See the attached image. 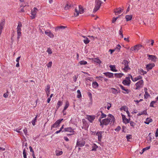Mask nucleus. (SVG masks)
I'll return each mask as SVG.
<instances>
[{"label": "nucleus", "mask_w": 158, "mask_h": 158, "mask_svg": "<svg viewBox=\"0 0 158 158\" xmlns=\"http://www.w3.org/2000/svg\"><path fill=\"white\" fill-rule=\"evenodd\" d=\"M87 118L90 122L92 123L95 119V117L93 116L89 115L87 116Z\"/></svg>", "instance_id": "nucleus-23"}, {"label": "nucleus", "mask_w": 158, "mask_h": 158, "mask_svg": "<svg viewBox=\"0 0 158 158\" xmlns=\"http://www.w3.org/2000/svg\"><path fill=\"white\" fill-rule=\"evenodd\" d=\"M63 120V119H61L57 120L55 122V123L52 126V128H57L58 127L59 124H60L61 122Z\"/></svg>", "instance_id": "nucleus-11"}, {"label": "nucleus", "mask_w": 158, "mask_h": 158, "mask_svg": "<svg viewBox=\"0 0 158 158\" xmlns=\"http://www.w3.org/2000/svg\"><path fill=\"white\" fill-rule=\"evenodd\" d=\"M82 37L84 38L83 41L85 44H87L89 43L90 41L87 37L83 36H82Z\"/></svg>", "instance_id": "nucleus-24"}, {"label": "nucleus", "mask_w": 158, "mask_h": 158, "mask_svg": "<svg viewBox=\"0 0 158 158\" xmlns=\"http://www.w3.org/2000/svg\"><path fill=\"white\" fill-rule=\"evenodd\" d=\"M150 148V146H148L143 148L142 150V152H140L141 154L143 153L144 151L149 149Z\"/></svg>", "instance_id": "nucleus-40"}, {"label": "nucleus", "mask_w": 158, "mask_h": 158, "mask_svg": "<svg viewBox=\"0 0 158 158\" xmlns=\"http://www.w3.org/2000/svg\"><path fill=\"white\" fill-rule=\"evenodd\" d=\"M5 24V20L3 19L1 20L0 23V35L2 33V30Z\"/></svg>", "instance_id": "nucleus-15"}, {"label": "nucleus", "mask_w": 158, "mask_h": 158, "mask_svg": "<svg viewBox=\"0 0 158 158\" xmlns=\"http://www.w3.org/2000/svg\"><path fill=\"white\" fill-rule=\"evenodd\" d=\"M66 131L69 132L70 133V134H67V135H71L74 134V129H72L71 127H68L65 128L64 131H62V132Z\"/></svg>", "instance_id": "nucleus-5"}, {"label": "nucleus", "mask_w": 158, "mask_h": 158, "mask_svg": "<svg viewBox=\"0 0 158 158\" xmlns=\"http://www.w3.org/2000/svg\"><path fill=\"white\" fill-rule=\"evenodd\" d=\"M132 15H127L125 16L126 20L127 21L131 20L132 18Z\"/></svg>", "instance_id": "nucleus-31"}, {"label": "nucleus", "mask_w": 158, "mask_h": 158, "mask_svg": "<svg viewBox=\"0 0 158 158\" xmlns=\"http://www.w3.org/2000/svg\"><path fill=\"white\" fill-rule=\"evenodd\" d=\"M121 48V46L119 44H118L117 45L116 47L115 48V49H118V50H119Z\"/></svg>", "instance_id": "nucleus-58"}, {"label": "nucleus", "mask_w": 158, "mask_h": 158, "mask_svg": "<svg viewBox=\"0 0 158 158\" xmlns=\"http://www.w3.org/2000/svg\"><path fill=\"white\" fill-rule=\"evenodd\" d=\"M77 77L78 75H75L73 77V81H74V82H76Z\"/></svg>", "instance_id": "nucleus-52"}, {"label": "nucleus", "mask_w": 158, "mask_h": 158, "mask_svg": "<svg viewBox=\"0 0 158 158\" xmlns=\"http://www.w3.org/2000/svg\"><path fill=\"white\" fill-rule=\"evenodd\" d=\"M63 104V102L61 101H59L57 103V106H58V108H59L60 106H61Z\"/></svg>", "instance_id": "nucleus-46"}, {"label": "nucleus", "mask_w": 158, "mask_h": 158, "mask_svg": "<svg viewBox=\"0 0 158 158\" xmlns=\"http://www.w3.org/2000/svg\"><path fill=\"white\" fill-rule=\"evenodd\" d=\"M45 33L48 36L51 38H53L54 37V35L49 30L45 31Z\"/></svg>", "instance_id": "nucleus-17"}, {"label": "nucleus", "mask_w": 158, "mask_h": 158, "mask_svg": "<svg viewBox=\"0 0 158 158\" xmlns=\"http://www.w3.org/2000/svg\"><path fill=\"white\" fill-rule=\"evenodd\" d=\"M131 138V135H128L126 136V138L128 141H129V139Z\"/></svg>", "instance_id": "nucleus-53"}, {"label": "nucleus", "mask_w": 158, "mask_h": 158, "mask_svg": "<svg viewBox=\"0 0 158 158\" xmlns=\"http://www.w3.org/2000/svg\"><path fill=\"white\" fill-rule=\"evenodd\" d=\"M143 81L142 80H140L139 81L137 82L135 84V85L136 86L135 89H138L142 87L143 85Z\"/></svg>", "instance_id": "nucleus-8"}, {"label": "nucleus", "mask_w": 158, "mask_h": 158, "mask_svg": "<svg viewBox=\"0 0 158 158\" xmlns=\"http://www.w3.org/2000/svg\"><path fill=\"white\" fill-rule=\"evenodd\" d=\"M20 58H21V56H20L17 58V59H16V61L17 62H19V60Z\"/></svg>", "instance_id": "nucleus-62"}, {"label": "nucleus", "mask_w": 158, "mask_h": 158, "mask_svg": "<svg viewBox=\"0 0 158 158\" xmlns=\"http://www.w3.org/2000/svg\"><path fill=\"white\" fill-rule=\"evenodd\" d=\"M22 26V24L21 22H19L18 24L17 27V32L18 36L17 37V39L18 40L19 39L20 36L21 35V27Z\"/></svg>", "instance_id": "nucleus-2"}, {"label": "nucleus", "mask_w": 158, "mask_h": 158, "mask_svg": "<svg viewBox=\"0 0 158 158\" xmlns=\"http://www.w3.org/2000/svg\"><path fill=\"white\" fill-rule=\"evenodd\" d=\"M47 52L49 54H51L52 53V50L50 48H48Z\"/></svg>", "instance_id": "nucleus-48"}, {"label": "nucleus", "mask_w": 158, "mask_h": 158, "mask_svg": "<svg viewBox=\"0 0 158 158\" xmlns=\"http://www.w3.org/2000/svg\"><path fill=\"white\" fill-rule=\"evenodd\" d=\"M22 129V127H19L18 128H16L15 131H16L17 132L20 133L22 134V132L21 131H20V130H21Z\"/></svg>", "instance_id": "nucleus-37"}, {"label": "nucleus", "mask_w": 158, "mask_h": 158, "mask_svg": "<svg viewBox=\"0 0 158 158\" xmlns=\"http://www.w3.org/2000/svg\"><path fill=\"white\" fill-rule=\"evenodd\" d=\"M71 6L70 3H67L65 6L64 7V9L65 10H67L70 8L71 6Z\"/></svg>", "instance_id": "nucleus-32"}, {"label": "nucleus", "mask_w": 158, "mask_h": 158, "mask_svg": "<svg viewBox=\"0 0 158 158\" xmlns=\"http://www.w3.org/2000/svg\"><path fill=\"white\" fill-rule=\"evenodd\" d=\"M118 18V17H117L116 18H113V20L112 21V22L113 23H114L115 22V21L117 20V19Z\"/></svg>", "instance_id": "nucleus-59"}, {"label": "nucleus", "mask_w": 158, "mask_h": 158, "mask_svg": "<svg viewBox=\"0 0 158 158\" xmlns=\"http://www.w3.org/2000/svg\"><path fill=\"white\" fill-rule=\"evenodd\" d=\"M108 118L102 119V120L101 121H99L100 123L101 126H102V127H103V125H107L110 122H113L114 123V118L113 115L111 114H109L108 115Z\"/></svg>", "instance_id": "nucleus-1"}, {"label": "nucleus", "mask_w": 158, "mask_h": 158, "mask_svg": "<svg viewBox=\"0 0 158 158\" xmlns=\"http://www.w3.org/2000/svg\"><path fill=\"white\" fill-rule=\"evenodd\" d=\"M110 67L111 70L113 72H117V70L116 69L115 66L114 65H110Z\"/></svg>", "instance_id": "nucleus-30"}, {"label": "nucleus", "mask_w": 158, "mask_h": 158, "mask_svg": "<svg viewBox=\"0 0 158 158\" xmlns=\"http://www.w3.org/2000/svg\"><path fill=\"white\" fill-rule=\"evenodd\" d=\"M50 85H48L46 86L45 92L47 97H48L50 94Z\"/></svg>", "instance_id": "nucleus-19"}, {"label": "nucleus", "mask_w": 158, "mask_h": 158, "mask_svg": "<svg viewBox=\"0 0 158 158\" xmlns=\"http://www.w3.org/2000/svg\"><path fill=\"white\" fill-rule=\"evenodd\" d=\"M104 133V131H98L96 134V135L98 136V141H101L102 138V134Z\"/></svg>", "instance_id": "nucleus-14"}, {"label": "nucleus", "mask_w": 158, "mask_h": 158, "mask_svg": "<svg viewBox=\"0 0 158 158\" xmlns=\"http://www.w3.org/2000/svg\"><path fill=\"white\" fill-rule=\"evenodd\" d=\"M85 141L82 139H79L77 141V145L78 147H82L85 145Z\"/></svg>", "instance_id": "nucleus-10"}, {"label": "nucleus", "mask_w": 158, "mask_h": 158, "mask_svg": "<svg viewBox=\"0 0 158 158\" xmlns=\"http://www.w3.org/2000/svg\"><path fill=\"white\" fill-rule=\"evenodd\" d=\"M64 139L66 141H68L69 140V139L67 137H64Z\"/></svg>", "instance_id": "nucleus-64"}, {"label": "nucleus", "mask_w": 158, "mask_h": 158, "mask_svg": "<svg viewBox=\"0 0 158 158\" xmlns=\"http://www.w3.org/2000/svg\"><path fill=\"white\" fill-rule=\"evenodd\" d=\"M144 90L145 92L144 98L147 99L150 96V95L147 92V88H144Z\"/></svg>", "instance_id": "nucleus-21"}, {"label": "nucleus", "mask_w": 158, "mask_h": 158, "mask_svg": "<svg viewBox=\"0 0 158 158\" xmlns=\"http://www.w3.org/2000/svg\"><path fill=\"white\" fill-rule=\"evenodd\" d=\"M77 92V98H80L81 97V92L79 90H78Z\"/></svg>", "instance_id": "nucleus-45"}, {"label": "nucleus", "mask_w": 158, "mask_h": 158, "mask_svg": "<svg viewBox=\"0 0 158 158\" xmlns=\"http://www.w3.org/2000/svg\"><path fill=\"white\" fill-rule=\"evenodd\" d=\"M131 78L133 82H135L139 80H142V77L140 75L134 78L131 75H130Z\"/></svg>", "instance_id": "nucleus-12"}, {"label": "nucleus", "mask_w": 158, "mask_h": 158, "mask_svg": "<svg viewBox=\"0 0 158 158\" xmlns=\"http://www.w3.org/2000/svg\"><path fill=\"white\" fill-rule=\"evenodd\" d=\"M79 63L81 65H85L87 64V61L85 60H81L79 62Z\"/></svg>", "instance_id": "nucleus-44"}, {"label": "nucleus", "mask_w": 158, "mask_h": 158, "mask_svg": "<svg viewBox=\"0 0 158 158\" xmlns=\"http://www.w3.org/2000/svg\"><path fill=\"white\" fill-rule=\"evenodd\" d=\"M115 51V49H110L109 50V52H110V54H112Z\"/></svg>", "instance_id": "nucleus-63"}, {"label": "nucleus", "mask_w": 158, "mask_h": 158, "mask_svg": "<svg viewBox=\"0 0 158 158\" xmlns=\"http://www.w3.org/2000/svg\"><path fill=\"white\" fill-rule=\"evenodd\" d=\"M147 114V112L146 110H145L142 112H139L138 115V116H140L141 115L143 114Z\"/></svg>", "instance_id": "nucleus-38"}, {"label": "nucleus", "mask_w": 158, "mask_h": 158, "mask_svg": "<svg viewBox=\"0 0 158 158\" xmlns=\"http://www.w3.org/2000/svg\"><path fill=\"white\" fill-rule=\"evenodd\" d=\"M111 104L110 103H108L107 104V109L108 110H109L110 107H111Z\"/></svg>", "instance_id": "nucleus-55"}, {"label": "nucleus", "mask_w": 158, "mask_h": 158, "mask_svg": "<svg viewBox=\"0 0 158 158\" xmlns=\"http://www.w3.org/2000/svg\"><path fill=\"white\" fill-rule=\"evenodd\" d=\"M130 68L129 67L128 64L127 65H124V67L123 68V70L124 71L126 72H127V71L130 69Z\"/></svg>", "instance_id": "nucleus-34"}, {"label": "nucleus", "mask_w": 158, "mask_h": 158, "mask_svg": "<svg viewBox=\"0 0 158 158\" xmlns=\"http://www.w3.org/2000/svg\"><path fill=\"white\" fill-rule=\"evenodd\" d=\"M23 131L25 135H27V131L26 128H25V129L23 130Z\"/></svg>", "instance_id": "nucleus-54"}, {"label": "nucleus", "mask_w": 158, "mask_h": 158, "mask_svg": "<svg viewBox=\"0 0 158 158\" xmlns=\"http://www.w3.org/2000/svg\"><path fill=\"white\" fill-rule=\"evenodd\" d=\"M122 63L124 65V66L128 64V61L126 60H124L122 62Z\"/></svg>", "instance_id": "nucleus-49"}, {"label": "nucleus", "mask_w": 158, "mask_h": 158, "mask_svg": "<svg viewBox=\"0 0 158 158\" xmlns=\"http://www.w3.org/2000/svg\"><path fill=\"white\" fill-rule=\"evenodd\" d=\"M93 149L92 150V151H96L98 148V146L95 144H94L92 146Z\"/></svg>", "instance_id": "nucleus-43"}, {"label": "nucleus", "mask_w": 158, "mask_h": 158, "mask_svg": "<svg viewBox=\"0 0 158 158\" xmlns=\"http://www.w3.org/2000/svg\"><path fill=\"white\" fill-rule=\"evenodd\" d=\"M63 153L62 151H59L57 150L56 151V155L57 156L61 155Z\"/></svg>", "instance_id": "nucleus-47"}, {"label": "nucleus", "mask_w": 158, "mask_h": 158, "mask_svg": "<svg viewBox=\"0 0 158 158\" xmlns=\"http://www.w3.org/2000/svg\"><path fill=\"white\" fill-rule=\"evenodd\" d=\"M130 124L131 127H134L135 123L131 121L130 122Z\"/></svg>", "instance_id": "nucleus-61"}, {"label": "nucleus", "mask_w": 158, "mask_h": 158, "mask_svg": "<svg viewBox=\"0 0 158 158\" xmlns=\"http://www.w3.org/2000/svg\"><path fill=\"white\" fill-rule=\"evenodd\" d=\"M105 76L109 78H113L114 76V74L110 72L104 73H103Z\"/></svg>", "instance_id": "nucleus-20"}, {"label": "nucleus", "mask_w": 158, "mask_h": 158, "mask_svg": "<svg viewBox=\"0 0 158 158\" xmlns=\"http://www.w3.org/2000/svg\"><path fill=\"white\" fill-rule=\"evenodd\" d=\"M123 122L125 124L129 123V120L127 118H124V119L123 120Z\"/></svg>", "instance_id": "nucleus-51"}, {"label": "nucleus", "mask_w": 158, "mask_h": 158, "mask_svg": "<svg viewBox=\"0 0 158 158\" xmlns=\"http://www.w3.org/2000/svg\"><path fill=\"white\" fill-rule=\"evenodd\" d=\"M155 136L157 137L158 136V128L157 129L156 133H155Z\"/></svg>", "instance_id": "nucleus-60"}, {"label": "nucleus", "mask_w": 158, "mask_h": 158, "mask_svg": "<svg viewBox=\"0 0 158 158\" xmlns=\"http://www.w3.org/2000/svg\"><path fill=\"white\" fill-rule=\"evenodd\" d=\"M142 46L140 44L135 45L131 47L130 50L131 51H134L135 52H137L142 47Z\"/></svg>", "instance_id": "nucleus-7"}, {"label": "nucleus", "mask_w": 158, "mask_h": 158, "mask_svg": "<svg viewBox=\"0 0 158 158\" xmlns=\"http://www.w3.org/2000/svg\"><path fill=\"white\" fill-rule=\"evenodd\" d=\"M121 128V127L118 126L116 127V128L115 129V130L116 131H118L120 130Z\"/></svg>", "instance_id": "nucleus-56"}, {"label": "nucleus", "mask_w": 158, "mask_h": 158, "mask_svg": "<svg viewBox=\"0 0 158 158\" xmlns=\"http://www.w3.org/2000/svg\"><path fill=\"white\" fill-rule=\"evenodd\" d=\"M84 12V10L81 6H79V10L77 9H75V13L74 15L76 16H77L79 15V14H82Z\"/></svg>", "instance_id": "nucleus-3"}, {"label": "nucleus", "mask_w": 158, "mask_h": 158, "mask_svg": "<svg viewBox=\"0 0 158 158\" xmlns=\"http://www.w3.org/2000/svg\"><path fill=\"white\" fill-rule=\"evenodd\" d=\"M124 75L123 73H115V76L118 78H120L122 77Z\"/></svg>", "instance_id": "nucleus-35"}, {"label": "nucleus", "mask_w": 158, "mask_h": 158, "mask_svg": "<svg viewBox=\"0 0 158 158\" xmlns=\"http://www.w3.org/2000/svg\"><path fill=\"white\" fill-rule=\"evenodd\" d=\"M123 11V10L120 8L116 9L114 11L115 14H119L122 12Z\"/></svg>", "instance_id": "nucleus-22"}, {"label": "nucleus", "mask_w": 158, "mask_h": 158, "mask_svg": "<svg viewBox=\"0 0 158 158\" xmlns=\"http://www.w3.org/2000/svg\"><path fill=\"white\" fill-rule=\"evenodd\" d=\"M69 102L68 101H66L65 102V105L64 106V109H63V112H64V111H65L66 109L68 108L69 106Z\"/></svg>", "instance_id": "nucleus-25"}, {"label": "nucleus", "mask_w": 158, "mask_h": 158, "mask_svg": "<svg viewBox=\"0 0 158 158\" xmlns=\"http://www.w3.org/2000/svg\"><path fill=\"white\" fill-rule=\"evenodd\" d=\"M130 75H129V76L127 77L123 81V84L125 85L129 86L131 83V81L130 80L131 76Z\"/></svg>", "instance_id": "nucleus-4"}, {"label": "nucleus", "mask_w": 158, "mask_h": 158, "mask_svg": "<svg viewBox=\"0 0 158 158\" xmlns=\"http://www.w3.org/2000/svg\"><path fill=\"white\" fill-rule=\"evenodd\" d=\"M95 3L96 5L94 10V12H96L97 10H98L100 8L102 4V2L101 1L99 0H96Z\"/></svg>", "instance_id": "nucleus-6"}, {"label": "nucleus", "mask_w": 158, "mask_h": 158, "mask_svg": "<svg viewBox=\"0 0 158 158\" xmlns=\"http://www.w3.org/2000/svg\"><path fill=\"white\" fill-rule=\"evenodd\" d=\"M37 116L35 117V118L31 121V123L33 126H35V123L37 121Z\"/></svg>", "instance_id": "nucleus-42"}, {"label": "nucleus", "mask_w": 158, "mask_h": 158, "mask_svg": "<svg viewBox=\"0 0 158 158\" xmlns=\"http://www.w3.org/2000/svg\"><path fill=\"white\" fill-rule=\"evenodd\" d=\"M101 113H102V114L98 119L99 121H101L102 118H106V114H104L102 112H101Z\"/></svg>", "instance_id": "nucleus-33"}, {"label": "nucleus", "mask_w": 158, "mask_h": 158, "mask_svg": "<svg viewBox=\"0 0 158 158\" xmlns=\"http://www.w3.org/2000/svg\"><path fill=\"white\" fill-rule=\"evenodd\" d=\"M23 155L24 158H27L26 156V153L25 149H24L23 151Z\"/></svg>", "instance_id": "nucleus-50"}, {"label": "nucleus", "mask_w": 158, "mask_h": 158, "mask_svg": "<svg viewBox=\"0 0 158 158\" xmlns=\"http://www.w3.org/2000/svg\"><path fill=\"white\" fill-rule=\"evenodd\" d=\"M156 101H152L150 103V106L151 107H154L155 106L154 105L156 103Z\"/></svg>", "instance_id": "nucleus-41"}, {"label": "nucleus", "mask_w": 158, "mask_h": 158, "mask_svg": "<svg viewBox=\"0 0 158 158\" xmlns=\"http://www.w3.org/2000/svg\"><path fill=\"white\" fill-rule=\"evenodd\" d=\"M109 92L114 94H116L119 93L120 91L119 90L116 89L115 88H112L109 89Z\"/></svg>", "instance_id": "nucleus-13"}, {"label": "nucleus", "mask_w": 158, "mask_h": 158, "mask_svg": "<svg viewBox=\"0 0 158 158\" xmlns=\"http://www.w3.org/2000/svg\"><path fill=\"white\" fill-rule=\"evenodd\" d=\"M65 27L63 26H58L57 27H56L55 28V31H57L59 30L60 29H64L65 28Z\"/></svg>", "instance_id": "nucleus-36"}, {"label": "nucleus", "mask_w": 158, "mask_h": 158, "mask_svg": "<svg viewBox=\"0 0 158 158\" xmlns=\"http://www.w3.org/2000/svg\"><path fill=\"white\" fill-rule=\"evenodd\" d=\"M38 11V10L36 7H34L31 10V19H34L36 15V13Z\"/></svg>", "instance_id": "nucleus-9"}, {"label": "nucleus", "mask_w": 158, "mask_h": 158, "mask_svg": "<svg viewBox=\"0 0 158 158\" xmlns=\"http://www.w3.org/2000/svg\"><path fill=\"white\" fill-rule=\"evenodd\" d=\"M148 56V59L151 60L153 62H155L156 60V57L155 56L153 55H150L149 54L147 55Z\"/></svg>", "instance_id": "nucleus-16"}, {"label": "nucleus", "mask_w": 158, "mask_h": 158, "mask_svg": "<svg viewBox=\"0 0 158 158\" xmlns=\"http://www.w3.org/2000/svg\"><path fill=\"white\" fill-rule=\"evenodd\" d=\"M119 86L123 90L125 91L123 92V93L125 94L129 93V92H130V90L129 89H125V88L121 85H119Z\"/></svg>", "instance_id": "nucleus-18"}, {"label": "nucleus", "mask_w": 158, "mask_h": 158, "mask_svg": "<svg viewBox=\"0 0 158 158\" xmlns=\"http://www.w3.org/2000/svg\"><path fill=\"white\" fill-rule=\"evenodd\" d=\"M94 61L99 64L101 63V61L98 58H95L94 59Z\"/></svg>", "instance_id": "nucleus-39"}, {"label": "nucleus", "mask_w": 158, "mask_h": 158, "mask_svg": "<svg viewBox=\"0 0 158 158\" xmlns=\"http://www.w3.org/2000/svg\"><path fill=\"white\" fill-rule=\"evenodd\" d=\"M92 85L93 88L95 89L98 87V84L96 81H94L93 82Z\"/></svg>", "instance_id": "nucleus-28"}, {"label": "nucleus", "mask_w": 158, "mask_h": 158, "mask_svg": "<svg viewBox=\"0 0 158 158\" xmlns=\"http://www.w3.org/2000/svg\"><path fill=\"white\" fill-rule=\"evenodd\" d=\"M152 121V119L150 118H147L146 119V121L144 122V123L147 124H148L149 123Z\"/></svg>", "instance_id": "nucleus-29"}, {"label": "nucleus", "mask_w": 158, "mask_h": 158, "mask_svg": "<svg viewBox=\"0 0 158 158\" xmlns=\"http://www.w3.org/2000/svg\"><path fill=\"white\" fill-rule=\"evenodd\" d=\"M154 65L155 64H149L147 65L146 67L148 69L150 70L152 69Z\"/></svg>", "instance_id": "nucleus-26"}, {"label": "nucleus", "mask_w": 158, "mask_h": 158, "mask_svg": "<svg viewBox=\"0 0 158 158\" xmlns=\"http://www.w3.org/2000/svg\"><path fill=\"white\" fill-rule=\"evenodd\" d=\"M138 73L141 75H144L146 73V71H144L142 69H138Z\"/></svg>", "instance_id": "nucleus-27"}, {"label": "nucleus", "mask_w": 158, "mask_h": 158, "mask_svg": "<svg viewBox=\"0 0 158 158\" xmlns=\"http://www.w3.org/2000/svg\"><path fill=\"white\" fill-rule=\"evenodd\" d=\"M52 64V62L50 61L47 64V67L48 68H50L51 67Z\"/></svg>", "instance_id": "nucleus-57"}]
</instances>
